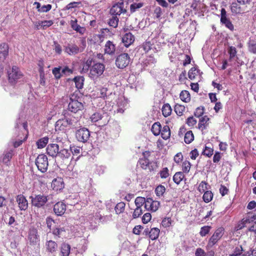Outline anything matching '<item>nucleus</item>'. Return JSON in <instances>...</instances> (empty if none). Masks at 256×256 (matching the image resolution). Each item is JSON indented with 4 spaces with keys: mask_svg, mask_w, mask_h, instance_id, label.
I'll return each mask as SVG.
<instances>
[{
    "mask_svg": "<svg viewBox=\"0 0 256 256\" xmlns=\"http://www.w3.org/2000/svg\"><path fill=\"white\" fill-rule=\"evenodd\" d=\"M80 126L78 118L66 116L58 120L56 124V128L60 130H64L65 128L70 127L76 128Z\"/></svg>",
    "mask_w": 256,
    "mask_h": 256,
    "instance_id": "nucleus-1",
    "label": "nucleus"
},
{
    "mask_svg": "<svg viewBox=\"0 0 256 256\" xmlns=\"http://www.w3.org/2000/svg\"><path fill=\"white\" fill-rule=\"evenodd\" d=\"M32 206L44 208L48 200V196L44 194H34L30 197Z\"/></svg>",
    "mask_w": 256,
    "mask_h": 256,
    "instance_id": "nucleus-2",
    "label": "nucleus"
},
{
    "mask_svg": "<svg viewBox=\"0 0 256 256\" xmlns=\"http://www.w3.org/2000/svg\"><path fill=\"white\" fill-rule=\"evenodd\" d=\"M35 163L38 169L42 172L47 170L48 162L47 156L44 154H39L36 159Z\"/></svg>",
    "mask_w": 256,
    "mask_h": 256,
    "instance_id": "nucleus-3",
    "label": "nucleus"
},
{
    "mask_svg": "<svg viewBox=\"0 0 256 256\" xmlns=\"http://www.w3.org/2000/svg\"><path fill=\"white\" fill-rule=\"evenodd\" d=\"M105 69V66L102 63H96L92 66L90 68L89 76L93 79L96 78L101 76Z\"/></svg>",
    "mask_w": 256,
    "mask_h": 256,
    "instance_id": "nucleus-4",
    "label": "nucleus"
},
{
    "mask_svg": "<svg viewBox=\"0 0 256 256\" xmlns=\"http://www.w3.org/2000/svg\"><path fill=\"white\" fill-rule=\"evenodd\" d=\"M74 96H72L70 98V102L68 104V110L73 113L82 112L84 108L83 104L78 100H74Z\"/></svg>",
    "mask_w": 256,
    "mask_h": 256,
    "instance_id": "nucleus-5",
    "label": "nucleus"
},
{
    "mask_svg": "<svg viewBox=\"0 0 256 256\" xmlns=\"http://www.w3.org/2000/svg\"><path fill=\"white\" fill-rule=\"evenodd\" d=\"M130 62L129 55L126 53L119 54L116 60V65L118 68L122 69L126 67Z\"/></svg>",
    "mask_w": 256,
    "mask_h": 256,
    "instance_id": "nucleus-6",
    "label": "nucleus"
},
{
    "mask_svg": "<svg viewBox=\"0 0 256 256\" xmlns=\"http://www.w3.org/2000/svg\"><path fill=\"white\" fill-rule=\"evenodd\" d=\"M8 80L12 84L15 83L18 80L23 76L22 73L20 68L16 66H13L12 68L8 72Z\"/></svg>",
    "mask_w": 256,
    "mask_h": 256,
    "instance_id": "nucleus-7",
    "label": "nucleus"
},
{
    "mask_svg": "<svg viewBox=\"0 0 256 256\" xmlns=\"http://www.w3.org/2000/svg\"><path fill=\"white\" fill-rule=\"evenodd\" d=\"M76 136L78 141L86 142L90 138V132L88 128H83L76 132Z\"/></svg>",
    "mask_w": 256,
    "mask_h": 256,
    "instance_id": "nucleus-8",
    "label": "nucleus"
},
{
    "mask_svg": "<svg viewBox=\"0 0 256 256\" xmlns=\"http://www.w3.org/2000/svg\"><path fill=\"white\" fill-rule=\"evenodd\" d=\"M224 228H223L221 227L216 229L213 235L210 238L208 245L210 246H212L220 239L224 235Z\"/></svg>",
    "mask_w": 256,
    "mask_h": 256,
    "instance_id": "nucleus-9",
    "label": "nucleus"
},
{
    "mask_svg": "<svg viewBox=\"0 0 256 256\" xmlns=\"http://www.w3.org/2000/svg\"><path fill=\"white\" fill-rule=\"evenodd\" d=\"M28 240L30 245L36 246L38 244L40 238L36 228H32L30 229L28 234Z\"/></svg>",
    "mask_w": 256,
    "mask_h": 256,
    "instance_id": "nucleus-10",
    "label": "nucleus"
},
{
    "mask_svg": "<svg viewBox=\"0 0 256 256\" xmlns=\"http://www.w3.org/2000/svg\"><path fill=\"white\" fill-rule=\"evenodd\" d=\"M126 10L124 8V3L120 2L114 4L110 8V12L113 16H120L122 13H125Z\"/></svg>",
    "mask_w": 256,
    "mask_h": 256,
    "instance_id": "nucleus-11",
    "label": "nucleus"
},
{
    "mask_svg": "<svg viewBox=\"0 0 256 256\" xmlns=\"http://www.w3.org/2000/svg\"><path fill=\"white\" fill-rule=\"evenodd\" d=\"M64 52L69 55H74L82 52V50L75 44H68L64 48Z\"/></svg>",
    "mask_w": 256,
    "mask_h": 256,
    "instance_id": "nucleus-12",
    "label": "nucleus"
},
{
    "mask_svg": "<svg viewBox=\"0 0 256 256\" xmlns=\"http://www.w3.org/2000/svg\"><path fill=\"white\" fill-rule=\"evenodd\" d=\"M66 210V205L63 202H58L54 206V212L58 216L63 215Z\"/></svg>",
    "mask_w": 256,
    "mask_h": 256,
    "instance_id": "nucleus-13",
    "label": "nucleus"
},
{
    "mask_svg": "<svg viewBox=\"0 0 256 256\" xmlns=\"http://www.w3.org/2000/svg\"><path fill=\"white\" fill-rule=\"evenodd\" d=\"M18 206L21 210H25L28 208V202L26 198L22 194L18 195L16 198Z\"/></svg>",
    "mask_w": 256,
    "mask_h": 256,
    "instance_id": "nucleus-14",
    "label": "nucleus"
},
{
    "mask_svg": "<svg viewBox=\"0 0 256 256\" xmlns=\"http://www.w3.org/2000/svg\"><path fill=\"white\" fill-rule=\"evenodd\" d=\"M59 152V146L56 144H49L46 148L48 154L52 157H56Z\"/></svg>",
    "mask_w": 256,
    "mask_h": 256,
    "instance_id": "nucleus-15",
    "label": "nucleus"
},
{
    "mask_svg": "<svg viewBox=\"0 0 256 256\" xmlns=\"http://www.w3.org/2000/svg\"><path fill=\"white\" fill-rule=\"evenodd\" d=\"M45 246L46 252L52 254H54L58 250V244L52 240H47Z\"/></svg>",
    "mask_w": 256,
    "mask_h": 256,
    "instance_id": "nucleus-16",
    "label": "nucleus"
},
{
    "mask_svg": "<svg viewBox=\"0 0 256 256\" xmlns=\"http://www.w3.org/2000/svg\"><path fill=\"white\" fill-rule=\"evenodd\" d=\"M64 186L63 180L60 178H55L52 182V186L54 190H60L64 188Z\"/></svg>",
    "mask_w": 256,
    "mask_h": 256,
    "instance_id": "nucleus-17",
    "label": "nucleus"
},
{
    "mask_svg": "<svg viewBox=\"0 0 256 256\" xmlns=\"http://www.w3.org/2000/svg\"><path fill=\"white\" fill-rule=\"evenodd\" d=\"M8 44L3 43L0 44V62H4L8 55Z\"/></svg>",
    "mask_w": 256,
    "mask_h": 256,
    "instance_id": "nucleus-18",
    "label": "nucleus"
},
{
    "mask_svg": "<svg viewBox=\"0 0 256 256\" xmlns=\"http://www.w3.org/2000/svg\"><path fill=\"white\" fill-rule=\"evenodd\" d=\"M134 40V36L130 32L126 33L122 38V42L126 47L130 46Z\"/></svg>",
    "mask_w": 256,
    "mask_h": 256,
    "instance_id": "nucleus-19",
    "label": "nucleus"
},
{
    "mask_svg": "<svg viewBox=\"0 0 256 256\" xmlns=\"http://www.w3.org/2000/svg\"><path fill=\"white\" fill-rule=\"evenodd\" d=\"M116 51V46L110 40H108L106 42L104 46V52L110 55H112L114 54Z\"/></svg>",
    "mask_w": 256,
    "mask_h": 256,
    "instance_id": "nucleus-20",
    "label": "nucleus"
},
{
    "mask_svg": "<svg viewBox=\"0 0 256 256\" xmlns=\"http://www.w3.org/2000/svg\"><path fill=\"white\" fill-rule=\"evenodd\" d=\"M144 232L146 234H149V236L152 240H155L158 237L160 230L158 228H152L150 231L148 228H146L144 230Z\"/></svg>",
    "mask_w": 256,
    "mask_h": 256,
    "instance_id": "nucleus-21",
    "label": "nucleus"
},
{
    "mask_svg": "<svg viewBox=\"0 0 256 256\" xmlns=\"http://www.w3.org/2000/svg\"><path fill=\"white\" fill-rule=\"evenodd\" d=\"M70 26L72 28L78 32L80 34H84L86 31V28L84 27L80 26L77 24V20H71Z\"/></svg>",
    "mask_w": 256,
    "mask_h": 256,
    "instance_id": "nucleus-22",
    "label": "nucleus"
},
{
    "mask_svg": "<svg viewBox=\"0 0 256 256\" xmlns=\"http://www.w3.org/2000/svg\"><path fill=\"white\" fill-rule=\"evenodd\" d=\"M14 155V151L12 150L6 152L4 154L2 159V162L8 166L10 162Z\"/></svg>",
    "mask_w": 256,
    "mask_h": 256,
    "instance_id": "nucleus-23",
    "label": "nucleus"
},
{
    "mask_svg": "<svg viewBox=\"0 0 256 256\" xmlns=\"http://www.w3.org/2000/svg\"><path fill=\"white\" fill-rule=\"evenodd\" d=\"M250 214H248V216L244 218L236 226L237 230H241L244 227L248 226V224H250Z\"/></svg>",
    "mask_w": 256,
    "mask_h": 256,
    "instance_id": "nucleus-24",
    "label": "nucleus"
},
{
    "mask_svg": "<svg viewBox=\"0 0 256 256\" xmlns=\"http://www.w3.org/2000/svg\"><path fill=\"white\" fill-rule=\"evenodd\" d=\"M70 150L66 148H63L59 150L57 156L62 160L68 159L70 156Z\"/></svg>",
    "mask_w": 256,
    "mask_h": 256,
    "instance_id": "nucleus-25",
    "label": "nucleus"
},
{
    "mask_svg": "<svg viewBox=\"0 0 256 256\" xmlns=\"http://www.w3.org/2000/svg\"><path fill=\"white\" fill-rule=\"evenodd\" d=\"M139 163L142 168L144 170H148L150 171L152 170L151 168L152 166H150L151 164H150L147 158H144L140 159Z\"/></svg>",
    "mask_w": 256,
    "mask_h": 256,
    "instance_id": "nucleus-26",
    "label": "nucleus"
},
{
    "mask_svg": "<svg viewBox=\"0 0 256 256\" xmlns=\"http://www.w3.org/2000/svg\"><path fill=\"white\" fill-rule=\"evenodd\" d=\"M70 245L66 243L62 244L60 251L62 256H68L70 253Z\"/></svg>",
    "mask_w": 256,
    "mask_h": 256,
    "instance_id": "nucleus-27",
    "label": "nucleus"
},
{
    "mask_svg": "<svg viewBox=\"0 0 256 256\" xmlns=\"http://www.w3.org/2000/svg\"><path fill=\"white\" fill-rule=\"evenodd\" d=\"M161 136L163 139L167 140L170 136V129L168 126H165L161 130Z\"/></svg>",
    "mask_w": 256,
    "mask_h": 256,
    "instance_id": "nucleus-28",
    "label": "nucleus"
},
{
    "mask_svg": "<svg viewBox=\"0 0 256 256\" xmlns=\"http://www.w3.org/2000/svg\"><path fill=\"white\" fill-rule=\"evenodd\" d=\"M184 178V176L182 172H177L173 176V180L176 184H179Z\"/></svg>",
    "mask_w": 256,
    "mask_h": 256,
    "instance_id": "nucleus-29",
    "label": "nucleus"
},
{
    "mask_svg": "<svg viewBox=\"0 0 256 256\" xmlns=\"http://www.w3.org/2000/svg\"><path fill=\"white\" fill-rule=\"evenodd\" d=\"M209 118L206 116L202 117L200 119L198 124V128L201 129L202 130L205 129L206 128V124Z\"/></svg>",
    "mask_w": 256,
    "mask_h": 256,
    "instance_id": "nucleus-30",
    "label": "nucleus"
},
{
    "mask_svg": "<svg viewBox=\"0 0 256 256\" xmlns=\"http://www.w3.org/2000/svg\"><path fill=\"white\" fill-rule=\"evenodd\" d=\"M161 125L160 122H155L152 127V132L153 134L155 136H158L160 134L161 132Z\"/></svg>",
    "mask_w": 256,
    "mask_h": 256,
    "instance_id": "nucleus-31",
    "label": "nucleus"
},
{
    "mask_svg": "<svg viewBox=\"0 0 256 256\" xmlns=\"http://www.w3.org/2000/svg\"><path fill=\"white\" fill-rule=\"evenodd\" d=\"M76 86L78 89H81L83 87L84 78L82 76H76L74 80Z\"/></svg>",
    "mask_w": 256,
    "mask_h": 256,
    "instance_id": "nucleus-32",
    "label": "nucleus"
},
{
    "mask_svg": "<svg viewBox=\"0 0 256 256\" xmlns=\"http://www.w3.org/2000/svg\"><path fill=\"white\" fill-rule=\"evenodd\" d=\"M180 97L182 100L186 102H188L190 100V93L187 90L182 91Z\"/></svg>",
    "mask_w": 256,
    "mask_h": 256,
    "instance_id": "nucleus-33",
    "label": "nucleus"
},
{
    "mask_svg": "<svg viewBox=\"0 0 256 256\" xmlns=\"http://www.w3.org/2000/svg\"><path fill=\"white\" fill-rule=\"evenodd\" d=\"M248 48L250 52L256 54V40H250L248 42Z\"/></svg>",
    "mask_w": 256,
    "mask_h": 256,
    "instance_id": "nucleus-34",
    "label": "nucleus"
},
{
    "mask_svg": "<svg viewBox=\"0 0 256 256\" xmlns=\"http://www.w3.org/2000/svg\"><path fill=\"white\" fill-rule=\"evenodd\" d=\"M194 136L191 130H189L186 133L184 140L186 144H190L194 140Z\"/></svg>",
    "mask_w": 256,
    "mask_h": 256,
    "instance_id": "nucleus-35",
    "label": "nucleus"
},
{
    "mask_svg": "<svg viewBox=\"0 0 256 256\" xmlns=\"http://www.w3.org/2000/svg\"><path fill=\"white\" fill-rule=\"evenodd\" d=\"M48 142V138L46 136L40 139L36 142V145L38 148H44Z\"/></svg>",
    "mask_w": 256,
    "mask_h": 256,
    "instance_id": "nucleus-36",
    "label": "nucleus"
},
{
    "mask_svg": "<svg viewBox=\"0 0 256 256\" xmlns=\"http://www.w3.org/2000/svg\"><path fill=\"white\" fill-rule=\"evenodd\" d=\"M162 112L164 116H169L172 112V108L169 104H165L162 108Z\"/></svg>",
    "mask_w": 256,
    "mask_h": 256,
    "instance_id": "nucleus-37",
    "label": "nucleus"
},
{
    "mask_svg": "<svg viewBox=\"0 0 256 256\" xmlns=\"http://www.w3.org/2000/svg\"><path fill=\"white\" fill-rule=\"evenodd\" d=\"M212 198L213 194L210 190L205 192L202 196L204 201L206 203L210 202L212 200Z\"/></svg>",
    "mask_w": 256,
    "mask_h": 256,
    "instance_id": "nucleus-38",
    "label": "nucleus"
},
{
    "mask_svg": "<svg viewBox=\"0 0 256 256\" xmlns=\"http://www.w3.org/2000/svg\"><path fill=\"white\" fill-rule=\"evenodd\" d=\"M125 206V204L123 202L118 203L114 208L116 214H118L123 212L124 210Z\"/></svg>",
    "mask_w": 256,
    "mask_h": 256,
    "instance_id": "nucleus-39",
    "label": "nucleus"
},
{
    "mask_svg": "<svg viewBox=\"0 0 256 256\" xmlns=\"http://www.w3.org/2000/svg\"><path fill=\"white\" fill-rule=\"evenodd\" d=\"M230 10L234 14H240L242 12L240 7L236 2L232 4Z\"/></svg>",
    "mask_w": 256,
    "mask_h": 256,
    "instance_id": "nucleus-40",
    "label": "nucleus"
},
{
    "mask_svg": "<svg viewBox=\"0 0 256 256\" xmlns=\"http://www.w3.org/2000/svg\"><path fill=\"white\" fill-rule=\"evenodd\" d=\"M228 52L230 54L229 60H232L236 56L237 51L236 48L234 46H230L228 50Z\"/></svg>",
    "mask_w": 256,
    "mask_h": 256,
    "instance_id": "nucleus-41",
    "label": "nucleus"
},
{
    "mask_svg": "<svg viewBox=\"0 0 256 256\" xmlns=\"http://www.w3.org/2000/svg\"><path fill=\"white\" fill-rule=\"evenodd\" d=\"M199 73V70H197L196 68L193 67L191 68L188 73V76L190 80H194L196 76Z\"/></svg>",
    "mask_w": 256,
    "mask_h": 256,
    "instance_id": "nucleus-42",
    "label": "nucleus"
},
{
    "mask_svg": "<svg viewBox=\"0 0 256 256\" xmlns=\"http://www.w3.org/2000/svg\"><path fill=\"white\" fill-rule=\"evenodd\" d=\"M143 6L144 4L142 2L134 3L130 6V11L132 13L134 12Z\"/></svg>",
    "mask_w": 256,
    "mask_h": 256,
    "instance_id": "nucleus-43",
    "label": "nucleus"
},
{
    "mask_svg": "<svg viewBox=\"0 0 256 256\" xmlns=\"http://www.w3.org/2000/svg\"><path fill=\"white\" fill-rule=\"evenodd\" d=\"M119 19L117 16H113L110 18L108 22V24L110 26L116 28L118 26Z\"/></svg>",
    "mask_w": 256,
    "mask_h": 256,
    "instance_id": "nucleus-44",
    "label": "nucleus"
},
{
    "mask_svg": "<svg viewBox=\"0 0 256 256\" xmlns=\"http://www.w3.org/2000/svg\"><path fill=\"white\" fill-rule=\"evenodd\" d=\"M214 153V150L212 148H209L207 146H205L204 149L202 154L210 158V157Z\"/></svg>",
    "mask_w": 256,
    "mask_h": 256,
    "instance_id": "nucleus-45",
    "label": "nucleus"
},
{
    "mask_svg": "<svg viewBox=\"0 0 256 256\" xmlns=\"http://www.w3.org/2000/svg\"><path fill=\"white\" fill-rule=\"evenodd\" d=\"M145 202V198L140 196L137 197L134 201L136 208H141V206L144 204Z\"/></svg>",
    "mask_w": 256,
    "mask_h": 256,
    "instance_id": "nucleus-46",
    "label": "nucleus"
},
{
    "mask_svg": "<svg viewBox=\"0 0 256 256\" xmlns=\"http://www.w3.org/2000/svg\"><path fill=\"white\" fill-rule=\"evenodd\" d=\"M165 190V187L162 185H160L156 188L155 192L157 196H162Z\"/></svg>",
    "mask_w": 256,
    "mask_h": 256,
    "instance_id": "nucleus-47",
    "label": "nucleus"
},
{
    "mask_svg": "<svg viewBox=\"0 0 256 256\" xmlns=\"http://www.w3.org/2000/svg\"><path fill=\"white\" fill-rule=\"evenodd\" d=\"M185 110V107L182 105L176 104L174 107V111L176 114L180 116L182 114L183 112Z\"/></svg>",
    "mask_w": 256,
    "mask_h": 256,
    "instance_id": "nucleus-48",
    "label": "nucleus"
},
{
    "mask_svg": "<svg viewBox=\"0 0 256 256\" xmlns=\"http://www.w3.org/2000/svg\"><path fill=\"white\" fill-rule=\"evenodd\" d=\"M103 116L99 112L94 113L90 117V119L92 122H96L100 120H102Z\"/></svg>",
    "mask_w": 256,
    "mask_h": 256,
    "instance_id": "nucleus-49",
    "label": "nucleus"
},
{
    "mask_svg": "<svg viewBox=\"0 0 256 256\" xmlns=\"http://www.w3.org/2000/svg\"><path fill=\"white\" fill-rule=\"evenodd\" d=\"M156 62V60L153 56H150L148 57L144 62V65L148 66V65H151L154 64Z\"/></svg>",
    "mask_w": 256,
    "mask_h": 256,
    "instance_id": "nucleus-50",
    "label": "nucleus"
},
{
    "mask_svg": "<svg viewBox=\"0 0 256 256\" xmlns=\"http://www.w3.org/2000/svg\"><path fill=\"white\" fill-rule=\"evenodd\" d=\"M230 20L228 18V15L226 10L224 8H222L220 13V22L222 23Z\"/></svg>",
    "mask_w": 256,
    "mask_h": 256,
    "instance_id": "nucleus-51",
    "label": "nucleus"
},
{
    "mask_svg": "<svg viewBox=\"0 0 256 256\" xmlns=\"http://www.w3.org/2000/svg\"><path fill=\"white\" fill-rule=\"evenodd\" d=\"M243 249L241 246H236L234 249V252L230 254V256H240L242 254Z\"/></svg>",
    "mask_w": 256,
    "mask_h": 256,
    "instance_id": "nucleus-52",
    "label": "nucleus"
},
{
    "mask_svg": "<svg viewBox=\"0 0 256 256\" xmlns=\"http://www.w3.org/2000/svg\"><path fill=\"white\" fill-rule=\"evenodd\" d=\"M208 184L204 181H202L198 186V190L200 192H203L206 190H208V188L207 187Z\"/></svg>",
    "mask_w": 256,
    "mask_h": 256,
    "instance_id": "nucleus-53",
    "label": "nucleus"
},
{
    "mask_svg": "<svg viewBox=\"0 0 256 256\" xmlns=\"http://www.w3.org/2000/svg\"><path fill=\"white\" fill-rule=\"evenodd\" d=\"M190 163L188 161H184L182 163V171L184 172L188 173L190 168Z\"/></svg>",
    "mask_w": 256,
    "mask_h": 256,
    "instance_id": "nucleus-54",
    "label": "nucleus"
},
{
    "mask_svg": "<svg viewBox=\"0 0 256 256\" xmlns=\"http://www.w3.org/2000/svg\"><path fill=\"white\" fill-rule=\"evenodd\" d=\"M210 229V226H204L202 227L200 229V234L201 236H204L206 234H207Z\"/></svg>",
    "mask_w": 256,
    "mask_h": 256,
    "instance_id": "nucleus-55",
    "label": "nucleus"
},
{
    "mask_svg": "<svg viewBox=\"0 0 256 256\" xmlns=\"http://www.w3.org/2000/svg\"><path fill=\"white\" fill-rule=\"evenodd\" d=\"M52 74L56 78H60L61 77L62 74V72H60V67L54 68L52 70Z\"/></svg>",
    "mask_w": 256,
    "mask_h": 256,
    "instance_id": "nucleus-56",
    "label": "nucleus"
},
{
    "mask_svg": "<svg viewBox=\"0 0 256 256\" xmlns=\"http://www.w3.org/2000/svg\"><path fill=\"white\" fill-rule=\"evenodd\" d=\"M160 205V204L159 202L152 200V202L151 203V207L150 210L152 212L156 211L158 210Z\"/></svg>",
    "mask_w": 256,
    "mask_h": 256,
    "instance_id": "nucleus-57",
    "label": "nucleus"
},
{
    "mask_svg": "<svg viewBox=\"0 0 256 256\" xmlns=\"http://www.w3.org/2000/svg\"><path fill=\"white\" fill-rule=\"evenodd\" d=\"M42 29L45 30L46 28L50 26L53 24L54 22L52 20H44L42 21Z\"/></svg>",
    "mask_w": 256,
    "mask_h": 256,
    "instance_id": "nucleus-58",
    "label": "nucleus"
},
{
    "mask_svg": "<svg viewBox=\"0 0 256 256\" xmlns=\"http://www.w3.org/2000/svg\"><path fill=\"white\" fill-rule=\"evenodd\" d=\"M171 224L172 220L170 218H165L162 222V226L165 228L169 227L171 225Z\"/></svg>",
    "mask_w": 256,
    "mask_h": 256,
    "instance_id": "nucleus-59",
    "label": "nucleus"
},
{
    "mask_svg": "<svg viewBox=\"0 0 256 256\" xmlns=\"http://www.w3.org/2000/svg\"><path fill=\"white\" fill-rule=\"evenodd\" d=\"M70 154L72 153L74 155H78L80 154L81 148L78 146H72L70 148Z\"/></svg>",
    "mask_w": 256,
    "mask_h": 256,
    "instance_id": "nucleus-60",
    "label": "nucleus"
},
{
    "mask_svg": "<svg viewBox=\"0 0 256 256\" xmlns=\"http://www.w3.org/2000/svg\"><path fill=\"white\" fill-rule=\"evenodd\" d=\"M168 170L167 168H164L160 172V176L161 178H166L169 176Z\"/></svg>",
    "mask_w": 256,
    "mask_h": 256,
    "instance_id": "nucleus-61",
    "label": "nucleus"
},
{
    "mask_svg": "<svg viewBox=\"0 0 256 256\" xmlns=\"http://www.w3.org/2000/svg\"><path fill=\"white\" fill-rule=\"evenodd\" d=\"M142 214V210L141 208H136L134 210L132 216L134 218L139 217Z\"/></svg>",
    "mask_w": 256,
    "mask_h": 256,
    "instance_id": "nucleus-62",
    "label": "nucleus"
},
{
    "mask_svg": "<svg viewBox=\"0 0 256 256\" xmlns=\"http://www.w3.org/2000/svg\"><path fill=\"white\" fill-rule=\"evenodd\" d=\"M152 218V216L150 213H146L142 218V222L144 224H147Z\"/></svg>",
    "mask_w": 256,
    "mask_h": 256,
    "instance_id": "nucleus-63",
    "label": "nucleus"
},
{
    "mask_svg": "<svg viewBox=\"0 0 256 256\" xmlns=\"http://www.w3.org/2000/svg\"><path fill=\"white\" fill-rule=\"evenodd\" d=\"M196 120L193 116H190L187 118L186 124L190 126H193L196 124Z\"/></svg>",
    "mask_w": 256,
    "mask_h": 256,
    "instance_id": "nucleus-64",
    "label": "nucleus"
}]
</instances>
